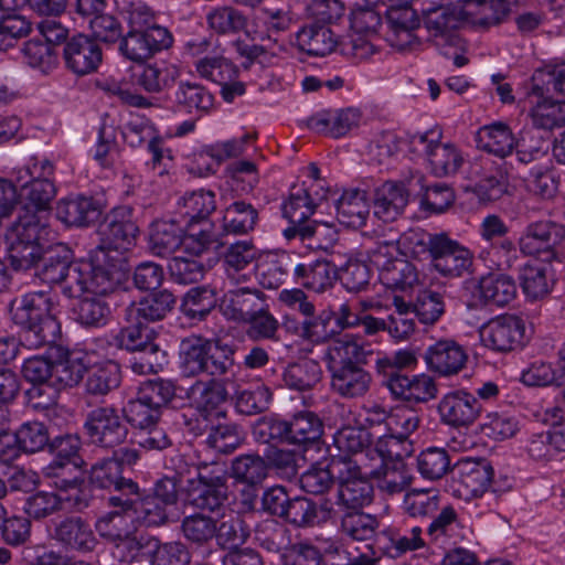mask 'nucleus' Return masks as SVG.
Returning <instances> with one entry per match:
<instances>
[{
    "mask_svg": "<svg viewBox=\"0 0 565 565\" xmlns=\"http://www.w3.org/2000/svg\"><path fill=\"white\" fill-rule=\"evenodd\" d=\"M480 338L487 348L498 352L522 348L525 341L524 320L515 315L498 316L481 327Z\"/></svg>",
    "mask_w": 565,
    "mask_h": 565,
    "instance_id": "nucleus-12",
    "label": "nucleus"
},
{
    "mask_svg": "<svg viewBox=\"0 0 565 565\" xmlns=\"http://www.w3.org/2000/svg\"><path fill=\"white\" fill-rule=\"evenodd\" d=\"M90 483L99 489L113 490L109 497L137 494L138 483L122 476L120 463L116 458H104L94 463L89 470Z\"/></svg>",
    "mask_w": 565,
    "mask_h": 565,
    "instance_id": "nucleus-28",
    "label": "nucleus"
},
{
    "mask_svg": "<svg viewBox=\"0 0 565 565\" xmlns=\"http://www.w3.org/2000/svg\"><path fill=\"white\" fill-rule=\"evenodd\" d=\"M404 183L387 181L376 188L373 196L374 215L383 222H393L404 212L409 191Z\"/></svg>",
    "mask_w": 565,
    "mask_h": 565,
    "instance_id": "nucleus-33",
    "label": "nucleus"
},
{
    "mask_svg": "<svg viewBox=\"0 0 565 565\" xmlns=\"http://www.w3.org/2000/svg\"><path fill=\"white\" fill-rule=\"evenodd\" d=\"M441 134L430 130L411 138L414 151L426 156L434 175L443 178L456 174L463 163L460 150L454 143L440 142Z\"/></svg>",
    "mask_w": 565,
    "mask_h": 565,
    "instance_id": "nucleus-9",
    "label": "nucleus"
},
{
    "mask_svg": "<svg viewBox=\"0 0 565 565\" xmlns=\"http://www.w3.org/2000/svg\"><path fill=\"white\" fill-rule=\"evenodd\" d=\"M82 462L51 460L42 468V475L52 479V486L63 494L85 493L82 490L84 484L81 471Z\"/></svg>",
    "mask_w": 565,
    "mask_h": 565,
    "instance_id": "nucleus-45",
    "label": "nucleus"
},
{
    "mask_svg": "<svg viewBox=\"0 0 565 565\" xmlns=\"http://www.w3.org/2000/svg\"><path fill=\"white\" fill-rule=\"evenodd\" d=\"M376 542L382 553L390 558H399L425 546L423 529L407 523L383 529L377 534Z\"/></svg>",
    "mask_w": 565,
    "mask_h": 565,
    "instance_id": "nucleus-22",
    "label": "nucleus"
},
{
    "mask_svg": "<svg viewBox=\"0 0 565 565\" xmlns=\"http://www.w3.org/2000/svg\"><path fill=\"white\" fill-rule=\"evenodd\" d=\"M100 214V205L92 196H67L60 200L56 205V217L67 226H88L96 222Z\"/></svg>",
    "mask_w": 565,
    "mask_h": 565,
    "instance_id": "nucleus-34",
    "label": "nucleus"
},
{
    "mask_svg": "<svg viewBox=\"0 0 565 565\" xmlns=\"http://www.w3.org/2000/svg\"><path fill=\"white\" fill-rule=\"evenodd\" d=\"M332 312L315 310L310 316L302 318L301 321L290 320L286 323L287 330L303 341L312 344L327 342L332 334L329 324Z\"/></svg>",
    "mask_w": 565,
    "mask_h": 565,
    "instance_id": "nucleus-44",
    "label": "nucleus"
},
{
    "mask_svg": "<svg viewBox=\"0 0 565 565\" xmlns=\"http://www.w3.org/2000/svg\"><path fill=\"white\" fill-rule=\"evenodd\" d=\"M173 103L178 111L201 116L213 108L214 96L200 83L181 81L173 93Z\"/></svg>",
    "mask_w": 565,
    "mask_h": 565,
    "instance_id": "nucleus-38",
    "label": "nucleus"
},
{
    "mask_svg": "<svg viewBox=\"0 0 565 565\" xmlns=\"http://www.w3.org/2000/svg\"><path fill=\"white\" fill-rule=\"evenodd\" d=\"M337 218L347 227L363 226L370 214L366 192L360 189L347 190L335 201Z\"/></svg>",
    "mask_w": 565,
    "mask_h": 565,
    "instance_id": "nucleus-41",
    "label": "nucleus"
},
{
    "mask_svg": "<svg viewBox=\"0 0 565 565\" xmlns=\"http://www.w3.org/2000/svg\"><path fill=\"white\" fill-rule=\"evenodd\" d=\"M327 358L331 371L356 364L364 358L362 339L351 333L342 334L330 343Z\"/></svg>",
    "mask_w": 565,
    "mask_h": 565,
    "instance_id": "nucleus-50",
    "label": "nucleus"
},
{
    "mask_svg": "<svg viewBox=\"0 0 565 565\" xmlns=\"http://www.w3.org/2000/svg\"><path fill=\"white\" fill-rule=\"evenodd\" d=\"M256 248L252 242L239 241L231 244L223 255V264L228 279L235 284L245 281V270L256 258Z\"/></svg>",
    "mask_w": 565,
    "mask_h": 565,
    "instance_id": "nucleus-51",
    "label": "nucleus"
},
{
    "mask_svg": "<svg viewBox=\"0 0 565 565\" xmlns=\"http://www.w3.org/2000/svg\"><path fill=\"white\" fill-rule=\"evenodd\" d=\"M416 363V356L411 351H397L393 362L379 361V374L382 385L386 388H435L434 380L428 374L414 375L412 379L403 373V367Z\"/></svg>",
    "mask_w": 565,
    "mask_h": 565,
    "instance_id": "nucleus-17",
    "label": "nucleus"
},
{
    "mask_svg": "<svg viewBox=\"0 0 565 565\" xmlns=\"http://www.w3.org/2000/svg\"><path fill=\"white\" fill-rule=\"evenodd\" d=\"M438 412L443 423L455 428H466L478 418L481 404L468 391H451L439 402Z\"/></svg>",
    "mask_w": 565,
    "mask_h": 565,
    "instance_id": "nucleus-21",
    "label": "nucleus"
},
{
    "mask_svg": "<svg viewBox=\"0 0 565 565\" xmlns=\"http://www.w3.org/2000/svg\"><path fill=\"white\" fill-rule=\"evenodd\" d=\"M128 326L124 327L116 335L117 345L127 351H139L143 354L141 360L146 362L140 363V372L147 366L152 370L154 364L159 363L158 355L160 353L159 347L152 341V330L141 321L127 322Z\"/></svg>",
    "mask_w": 565,
    "mask_h": 565,
    "instance_id": "nucleus-27",
    "label": "nucleus"
},
{
    "mask_svg": "<svg viewBox=\"0 0 565 565\" xmlns=\"http://www.w3.org/2000/svg\"><path fill=\"white\" fill-rule=\"evenodd\" d=\"M409 186L415 189L419 186L422 192V206L424 210L443 213L455 202V192L446 183H435L433 185L425 184L423 174H415L408 182Z\"/></svg>",
    "mask_w": 565,
    "mask_h": 565,
    "instance_id": "nucleus-53",
    "label": "nucleus"
},
{
    "mask_svg": "<svg viewBox=\"0 0 565 565\" xmlns=\"http://www.w3.org/2000/svg\"><path fill=\"white\" fill-rule=\"evenodd\" d=\"M117 498H107V505L113 510L97 518L95 530L105 542L113 544L120 553L121 562L130 563L139 555L143 545L137 537V525L131 511L113 504V499Z\"/></svg>",
    "mask_w": 565,
    "mask_h": 565,
    "instance_id": "nucleus-4",
    "label": "nucleus"
},
{
    "mask_svg": "<svg viewBox=\"0 0 565 565\" xmlns=\"http://www.w3.org/2000/svg\"><path fill=\"white\" fill-rule=\"evenodd\" d=\"M186 499L200 511L218 512L227 500V484H209L186 481Z\"/></svg>",
    "mask_w": 565,
    "mask_h": 565,
    "instance_id": "nucleus-49",
    "label": "nucleus"
},
{
    "mask_svg": "<svg viewBox=\"0 0 565 565\" xmlns=\"http://www.w3.org/2000/svg\"><path fill=\"white\" fill-rule=\"evenodd\" d=\"M52 305L43 291L26 292L10 301V318L21 330L23 348L38 350L57 343L62 332L60 322L51 315Z\"/></svg>",
    "mask_w": 565,
    "mask_h": 565,
    "instance_id": "nucleus-1",
    "label": "nucleus"
},
{
    "mask_svg": "<svg viewBox=\"0 0 565 565\" xmlns=\"http://www.w3.org/2000/svg\"><path fill=\"white\" fill-rule=\"evenodd\" d=\"M258 221V211L245 201L230 204L223 213V230L226 233L243 235L253 231Z\"/></svg>",
    "mask_w": 565,
    "mask_h": 565,
    "instance_id": "nucleus-59",
    "label": "nucleus"
},
{
    "mask_svg": "<svg viewBox=\"0 0 565 565\" xmlns=\"http://www.w3.org/2000/svg\"><path fill=\"white\" fill-rule=\"evenodd\" d=\"M179 221L158 220L151 224L149 249L159 257H169L181 247L182 230Z\"/></svg>",
    "mask_w": 565,
    "mask_h": 565,
    "instance_id": "nucleus-47",
    "label": "nucleus"
},
{
    "mask_svg": "<svg viewBox=\"0 0 565 565\" xmlns=\"http://www.w3.org/2000/svg\"><path fill=\"white\" fill-rule=\"evenodd\" d=\"M380 8L356 7L351 13V33L341 42V52L355 60L363 61L371 57L377 51L379 28L382 23Z\"/></svg>",
    "mask_w": 565,
    "mask_h": 565,
    "instance_id": "nucleus-7",
    "label": "nucleus"
},
{
    "mask_svg": "<svg viewBox=\"0 0 565 565\" xmlns=\"http://www.w3.org/2000/svg\"><path fill=\"white\" fill-rule=\"evenodd\" d=\"M509 12L507 0H463L460 7L463 24L482 29L501 23Z\"/></svg>",
    "mask_w": 565,
    "mask_h": 565,
    "instance_id": "nucleus-35",
    "label": "nucleus"
},
{
    "mask_svg": "<svg viewBox=\"0 0 565 565\" xmlns=\"http://www.w3.org/2000/svg\"><path fill=\"white\" fill-rule=\"evenodd\" d=\"M520 286L526 299L536 301L547 297L553 288V280L544 266L526 263L519 274Z\"/></svg>",
    "mask_w": 565,
    "mask_h": 565,
    "instance_id": "nucleus-58",
    "label": "nucleus"
},
{
    "mask_svg": "<svg viewBox=\"0 0 565 565\" xmlns=\"http://www.w3.org/2000/svg\"><path fill=\"white\" fill-rule=\"evenodd\" d=\"M345 467L343 475L338 477V493L335 505L338 510L331 507L321 505L324 516L334 518L338 511L362 509L373 500V486L369 479L360 476L359 467L353 462L343 463Z\"/></svg>",
    "mask_w": 565,
    "mask_h": 565,
    "instance_id": "nucleus-10",
    "label": "nucleus"
},
{
    "mask_svg": "<svg viewBox=\"0 0 565 565\" xmlns=\"http://www.w3.org/2000/svg\"><path fill=\"white\" fill-rule=\"evenodd\" d=\"M424 24L431 36L439 38L449 45H457L460 39L455 30L463 25L460 7L439 8L428 14Z\"/></svg>",
    "mask_w": 565,
    "mask_h": 565,
    "instance_id": "nucleus-46",
    "label": "nucleus"
},
{
    "mask_svg": "<svg viewBox=\"0 0 565 565\" xmlns=\"http://www.w3.org/2000/svg\"><path fill=\"white\" fill-rule=\"evenodd\" d=\"M455 492L463 500L480 498L490 488L494 470L484 458H467L454 468Z\"/></svg>",
    "mask_w": 565,
    "mask_h": 565,
    "instance_id": "nucleus-14",
    "label": "nucleus"
},
{
    "mask_svg": "<svg viewBox=\"0 0 565 565\" xmlns=\"http://www.w3.org/2000/svg\"><path fill=\"white\" fill-rule=\"evenodd\" d=\"M53 539L66 550L79 553L92 552L97 545L90 524L81 516H67L60 521L54 527Z\"/></svg>",
    "mask_w": 565,
    "mask_h": 565,
    "instance_id": "nucleus-31",
    "label": "nucleus"
},
{
    "mask_svg": "<svg viewBox=\"0 0 565 565\" xmlns=\"http://www.w3.org/2000/svg\"><path fill=\"white\" fill-rule=\"evenodd\" d=\"M179 75V68L173 64L151 63L142 67L137 84L147 93L158 94L171 87Z\"/></svg>",
    "mask_w": 565,
    "mask_h": 565,
    "instance_id": "nucleus-56",
    "label": "nucleus"
},
{
    "mask_svg": "<svg viewBox=\"0 0 565 565\" xmlns=\"http://www.w3.org/2000/svg\"><path fill=\"white\" fill-rule=\"evenodd\" d=\"M209 26L217 34H236L250 30L248 18L241 10L232 6L213 9L206 15Z\"/></svg>",
    "mask_w": 565,
    "mask_h": 565,
    "instance_id": "nucleus-60",
    "label": "nucleus"
},
{
    "mask_svg": "<svg viewBox=\"0 0 565 565\" xmlns=\"http://www.w3.org/2000/svg\"><path fill=\"white\" fill-rule=\"evenodd\" d=\"M178 473L188 476L189 482H201L209 484H227V471L224 463L198 462L188 463L182 457L179 458Z\"/></svg>",
    "mask_w": 565,
    "mask_h": 565,
    "instance_id": "nucleus-62",
    "label": "nucleus"
},
{
    "mask_svg": "<svg viewBox=\"0 0 565 565\" xmlns=\"http://www.w3.org/2000/svg\"><path fill=\"white\" fill-rule=\"evenodd\" d=\"M128 31L119 42L127 60L143 63L173 44V35L159 23L158 14L146 3L131 2L126 10Z\"/></svg>",
    "mask_w": 565,
    "mask_h": 565,
    "instance_id": "nucleus-2",
    "label": "nucleus"
},
{
    "mask_svg": "<svg viewBox=\"0 0 565 565\" xmlns=\"http://www.w3.org/2000/svg\"><path fill=\"white\" fill-rule=\"evenodd\" d=\"M289 445L309 446L320 440L323 434L321 419L312 412H300L288 420Z\"/></svg>",
    "mask_w": 565,
    "mask_h": 565,
    "instance_id": "nucleus-54",
    "label": "nucleus"
},
{
    "mask_svg": "<svg viewBox=\"0 0 565 565\" xmlns=\"http://www.w3.org/2000/svg\"><path fill=\"white\" fill-rule=\"evenodd\" d=\"M295 44L299 51L311 56H326L332 53L338 45L341 46L339 38L324 24L318 22L303 25L294 36Z\"/></svg>",
    "mask_w": 565,
    "mask_h": 565,
    "instance_id": "nucleus-32",
    "label": "nucleus"
},
{
    "mask_svg": "<svg viewBox=\"0 0 565 565\" xmlns=\"http://www.w3.org/2000/svg\"><path fill=\"white\" fill-rule=\"evenodd\" d=\"M467 353L455 340L441 339L429 345L424 360L427 367L439 376H451L459 373L466 365Z\"/></svg>",
    "mask_w": 565,
    "mask_h": 565,
    "instance_id": "nucleus-26",
    "label": "nucleus"
},
{
    "mask_svg": "<svg viewBox=\"0 0 565 565\" xmlns=\"http://www.w3.org/2000/svg\"><path fill=\"white\" fill-rule=\"evenodd\" d=\"M377 461L380 471L375 480L381 491L393 495L403 492L412 483V471L405 461H385V459Z\"/></svg>",
    "mask_w": 565,
    "mask_h": 565,
    "instance_id": "nucleus-55",
    "label": "nucleus"
},
{
    "mask_svg": "<svg viewBox=\"0 0 565 565\" xmlns=\"http://www.w3.org/2000/svg\"><path fill=\"white\" fill-rule=\"evenodd\" d=\"M565 241V225L552 218L529 223L522 231L518 247L522 255L552 264L562 262L558 247Z\"/></svg>",
    "mask_w": 565,
    "mask_h": 565,
    "instance_id": "nucleus-6",
    "label": "nucleus"
},
{
    "mask_svg": "<svg viewBox=\"0 0 565 565\" xmlns=\"http://www.w3.org/2000/svg\"><path fill=\"white\" fill-rule=\"evenodd\" d=\"M341 516V533L354 541L372 539L379 527L374 515L361 512V509L345 510Z\"/></svg>",
    "mask_w": 565,
    "mask_h": 565,
    "instance_id": "nucleus-64",
    "label": "nucleus"
},
{
    "mask_svg": "<svg viewBox=\"0 0 565 565\" xmlns=\"http://www.w3.org/2000/svg\"><path fill=\"white\" fill-rule=\"evenodd\" d=\"M63 60L67 70L76 75L95 72L103 60L99 44L88 35L77 34L66 41Z\"/></svg>",
    "mask_w": 565,
    "mask_h": 565,
    "instance_id": "nucleus-20",
    "label": "nucleus"
},
{
    "mask_svg": "<svg viewBox=\"0 0 565 565\" xmlns=\"http://www.w3.org/2000/svg\"><path fill=\"white\" fill-rule=\"evenodd\" d=\"M92 443L104 448H114L124 444L128 428L118 412L113 407L93 409L84 423Z\"/></svg>",
    "mask_w": 565,
    "mask_h": 565,
    "instance_id": "nucleus-15",
    "label": "nucleus"
},
{
    "mask_svg": "<svg viewBox=\"0 0 565 565\" xmlns=\"http://www.w3.org/2000/svg\"><path fill=\"white\" fill-rule=\"evenodd\" d=\"M515 280L505 274H489L479 281L480 297L487 305L504 307L516 297Z\"/></svg>",
    "mask_w": 565,
    "mask_h": 565,
    "instance_id": "nucleus-48",
    "label": "nucleus"
},
{
    "mask_svg": "<svg viewBox=\"0 0 565 565\" xmlns=\"http://www.w3.org/2000/svg\"><path fill=\"white\" fill-rule=\"evenodd\" d=\"M344 469L342 459L332 457L324 467L313 466L303 472L300 477V487L308 493L321 494L343 475Z\"/></svg>",
    "mask_w": 565,
    "mask_h": 565,
    "instance_id": "nucleus-52",
    "label": "nucleus"
},
{
    "mask_svg": "<svg viewBox=\"0 0 565 565\" xmlns=\"http://www.w3.org/2000/svg\"><path fill=\"white\" fill-rule=\"evenodd\" d=\"M207 352L202 371L203 375L210 376L205 381V388H226L234 376L233 349L217 340H212V343L207 345Z\"/></svg>",
    "mask_w": 565,
    "mask_h": 565,
    "instance_id": "nucleus-30",
    "label": "nucleus"
},
{
    "mask_svg": "<svg viewBox=\"0 0 565 565\" xmlns=\"http://www.w3.org/2000/svg\"><path fill=\"white\" fill-rule=\"evenodd\" d=\"M113 500V504L131 511L137 529L139 526L159 527L173 521L174 511L150 494H143L139 486L137 494Z\"/></svg>",
    "mask_w": 565,
    "mask_h": 565,
    "instance_id": "nucleus-16",
    "label": "nucleus"
},
{
    "mask_svg": "<svg viewBox=\"0 0 565 565\" xmlns=\"http://www.w3.org/2000/svg\"><path fill=\"white\" fill-rule=\"evenodd\" d=\"M558 355L564 362V365L558 371H555L548 363H533L522 372L521 382L526 386L544 387L555 385L559 388H565V344L558 351Z\"/></svg>",
    "mask_w": 565,
    "mask_h": 565,
    "instance_id": "nucleus-61",
    "label": "nucleus"
},
{
    "mask_svg": "<svg viewBox=\"0 0 565 565\" xmlns=\"http://www.w3.org/2000/svg\"><path fill=\"white\" fill-rule=\"evenodd\" d=\"M361 119V113L355 108L341 109L335 113H318L307 120L309 129L317 134L340 138L356 127Z\"/></svg>",
    "mask_w": 565,
    "mask_h": 565,
    "instance_id": "nucleus-37",
    "label": "nucleus"
},
{
    "mask_svg": "<svg viewBox=\"0 0 565 565\" xmlns=\"http://www.w3.org/2000/svg\"><path fill=\"white\" fill-rule=\"evenodd\" d=\"M286 239L299 241L309 249L328 250L337 241V232L324 223L316 221L306 224L290 225L282 232Z\"/></svg>",
    "mask_w": 565,
    "mask_h": 565,
    "instance_id": "nucleus-40",
    "label": "nucleus"
},
{
    "mask_svg": "<svg viewBox=\"0 0 565 565\" xmlns=\"http://www.w3.org/2000/svg\"><path fill=\"white\" fill-rule=\"evenodd\" d=\"M226 391H177L170 399V408L195 409L205 420L225 415L222 405L226 401Z\"/></svg>",
    "mask_w": 565,
    "mask_h": 565,
    "instance_id": "nucleus-29",
    "label": "nucleus"
},
{
    "mask_svg": "<svg viewBox=\"0 0 565 565\" xmlns=\"http://www.w3.org/2000/svg\"><path fill=\"white\" fill-rule=\"evenodd\" d=\"M403 239L405 244L418 246L419 253L427 252L431 267L444 277L460 278L472 271L471 250L444 232L409 231Z\"/></svg>",
    "mask_w": 565,
    "mask_h": 565,
    "instance_id": "nucleus-3",
    "label": "nucleus"
},
{
    "mask_svg": "<svg viewBox=\"0 0 565 565\" xmlns=\"http://www.w3.org/2000/svg\"><path fill=\"white\" fill-rule=\"evenodd\" d=\"M175 303V297L168 290H161L132 302L125 308L126 322H150L162 320Z\"/></svg>",
    "mask_w": 565,
    "mask_h": 565,
    "instance_id": "nucleus-36",
    "label": "nucleus"
},
{
    "mask_svg": "<svg viewBox=\"0 0 565 565\" xmlns=\"http://www.w3.org/2000/svg\"><path fill=\"white\" fill-rule=\"evenodd\" d=\"M267 305V297L263 291L242 287L226 291L220 308L227 319L245 323L256 313H260Z\"/></svg>",
    "mask_w": 565,
    "mask_h": 565,
    "instance_id": "nucleus-24",
    "label": "nucleus"
},
{
    "mask_svg": "<svg viewBox=\"0 0 565 565\" xmlns=\"http://www.w3.org/2000/svg\"><path fill=\"white\" fill-rule=\"evenodd\" d=\"M89 504L85 493L63 494L61 492L38 491L24 503V512L34 520L45 519L64 509L83 511Z\"/></svg>",
    "mask_w": 565,
    "mask_h": 565,
    "instance_id": "nucleus-18",
    "label": "nucleus"
},
{
    "mask_svg": "<svg viewBox=\"0 0 565 565\" xmlns=\"http://www.w3.org/2000/svg\"><path fill=\"white\" fill-rule=\"evenodd\" d=\"M73 262V252L65 244H55L45 248L35 275L50 286H57Z\"/></svg>",
    "mask_w": 565,
    "mask_h": 565,
    "instance_id": "nucleus-43",
    "label": "nucleus"
},
{
    "mask_svg": "<svg viewBox=\"0 0 565 565\" xmlns=\"http://www.w3.org/2000/svg\"><path fill=\"white\" fill-rule=\"evenodd\" d=\"M216 209L215 194L203 189L185 193L178 201L179 222L192 227L205 221Z\"/></svg>",
    "mask_w": 565,
    "mask_h": 565,
    "instance_id": "nucleus-39",
    "label": "nucleus"
},
{
    "mask_svg": "<svg viewBox=\"0 0 565 565\" xmlns=\"http://www.w3.org/2000/svg\"><path fill=\"white\" fill-rule=\"evenodd\" d=\"M40 224L34 217L19 220L9 248V259L15 270L38 268L45 248L39 243Z\"/></svg>",
    "mask_w": 565,
    "mask_h": 565,
    "instance_id": "nucleus-11",
    "label": "nucleus"
},
{
    "mask_svg": "<svg viewBox=\"0 0 565 565\" xmlns=\"http://www.w3.org/2000/svg\"><path fill=\"white\" fill-rule=\"evenodd\" d=\"M84 380L86 388H118L121 381L120 367L115 362L92 369H86L82 363H70L58 371L61 388H74Z\"/></svg>",
    "mask_w": 565,
    "mask_h": 565,
    "instance_id": "nucleus-13",
    "label": "nucleus"
},
{
    "mask_svg": "<svg viewBox=\"0 0 565 565\" xmlns=\"http://www.w3.org/2000/svg\"><path fill=\"white\" fill-rule=\"evenodd\" d=\"M139 234V227L129 206H119L106 216L99 226V254L119 255L135 246Z\"/></svg>",
    "mask_w": 565,
    "mask_h": 565,
    "instance_id": "nucleus-8",
    "label": "nucleus"
},
{
    "mask_svg": "<svg viewBox=\"0 0 565 565\" xmlns=\"http://www.w3.org/2000/svg\"><path fill=\"white\" fill-rule=\"evenodd\" d=\"M518 248V245L508 237L482 248L478 257L491 269L509 270L513 268L520 259Z\"/></svg>",
    "mask_w": 565,
    "mask_h": 565,
    "instance_id": "nucleus-63",
    "label": "nucleus"
},
{
    "mask_svg": "<svg viewBox=\"0 0 565 565\" xmlns=\"http://www.w3.org/2000/svg\"><path fill=\"white\" fill-rule=\"evenodd\" d=\"M296 22V17L290 10L262 8L252 15L247 36L252 40L268 39L278 42Z\"/></svg>",
    "mask_w": 565,
    "mask_h": 565,
    "instance_id": "nucleus-25",
    "label": "nucleus"
},
{
    "mask_svg": "<svg viewBox=\"0 0 565 565\" xmlns=\"http://www.w3.org/2000/svg\"><path fill=\"white\" fill-rule=\"evenodd\" d=\"M516 138L511 128L501 121L481 127L476 137L478 149L499 158L512 153Z\"/></svg>",
    "mask_w": 565,
    "mask_h": 565,
    "instance_id": "nucleus-42",
    "label": "nucleus"
},
{
    "mask_svg": "<svg viewBox=\"0 0 565 565\" xmlns=\"http://www.w3.org/2000/svg\"><path fill=\"white\" fill-rule=\"evenodd\" d=\"M127 260L119 255L99 254L88 270V294L103 297L113 292L125 279Z\"/></svg>",
    "mask_w": 565,
    "mask_h": 565,
    "instance_id": "nucleus-19",
    "label": "nucleus"
},
{
    "mask_svg": "<svg viewBox=\"0 0 565 565\" xmlns=\"http://www.w3.org/2000/svg\"><path fill=\"white\" fill-rule=\"evenodd\" d=\"M231 471L232 477L237 482L255 488L260 486L266 479L268 465L262 456L257 454H246L233 459Z\"/></svg>",
    "mask_w": 565,
    "mask_h": 565,
    "instance_id": "nucleus-57",
    "label": "nucleus"
},
{
    "mask_svg": "<svg viewBox=\"0 0 565 565\" xmlns=\"http://www.w3.org/2000/svg\"><path fill=\"white\" fill-rule=\"evenodd\" d=\"M154 394L130 399L122 408L126 422L137 431L159 422L161 407L170 408V399L177 391H152Z\"/></svg>",
    "mask_w": 565,
    "mask_h": 565,
    "instance_id": "nucleus-23",
    "label": "nucleus"
},
{
    "mask_svg": "<svg viewBox=\"0 0 565 565\" xmlns=\"http://www.w3.org/2000/svg\"><path fill=\"white\" fill-rule=\"evenodd\" d=\"M292 271L296 281L307 289L323 292L333 285L337 278L334 266L327 259H316L295 264L290 255L282 256L273 262L265 275H273L274 280L268 281V287H278L284 277Z\"/></svg>",
    "mask_w": 565,
    "mask_h": 565,
    "instance_id": "nucleus-5",
    "label": "nucleus"
}]
</instances>
